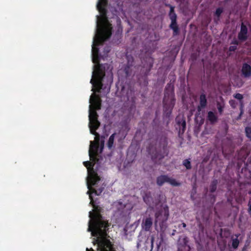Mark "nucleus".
Segmentation results:
<instances>
[{
    "label": "nucleus",
    "instance_id": "1",
    "mask_svg": "<svg viewBox=\"0 0 251 251\" xmlns=\"http://www.w3.org/2000/svg\"><path fill=\"white\" fill-rule=\"evenodd\" d=\"M89 217L91 219L89 222L88 231L91 232L92 236L97 237L96 241L99 246L104 248L105 246L110 247L111 241L108 239L109 236L107 235L108 227L110 226L107 220H104L101 213H92L89 212ZM103 251H107L104 250Z\"/></svg>",
    "mask_w": 251,
    "mask_h": 251
},
{
    "label": "nucleus",
    "instance_id": "2",
    "mask_svg": "<svg viewBox=\"0 0 251 251\" xmlns=\"http://www.w3.org/2000/svg\"><path fill=\"white\" fill-rule=\"evenodd\" d=\"M109 68L108 64H99L96 70L93 72L90 83L92 84V90L100 93L101 90L109 91L113 82V75L110 70V74L105 78V70Z\"/></svg>",
    "mask_w": 251,
    "mask_h": 251
},
{
    "label": "nucleus",
    "instance_id": "3",
    "mask_svg": "<svg viewBox=\"0 0 251 251\" xmlns=\"http://www.w3.org/2000/svg\"><path fill=\"white\" fill-rule=\"evenodd\" d=\"M97 25V32L94 38L93 44L92 48V54L93 61L94 63L99 61V50L98 48L100 44H102L105 41L109 39L112 35V27L109 26L98 27Z\"/></svg>",
    "mask_w": 251,
    "mask_h": 251
},
{
    "label": "nucleus",
    "instance_id": "4",
    "mask_svg": "<svg viewBox=\"0 0 251 251\" xmlns=\"http://www.w3.org/2000/svg\"><path fill=\"white\" fill-rule=\"evenodd\" d=\"M83 165L87 168L89 175L87 182V188L89 189L87 191V193L89 194V198L92 201L93 198L90 193V191H92V193H95L96 195L99 196L103 191V188L100 187L97 189L92 188V186L97 187L100 180V178L98 176L97 173L93 169V167L94 165V163L92 164V162L90 161H85L83 162Z\"/></svg>",
    "mask_w": 251,
    "mask_h": 251
},
{
    "label": "nucleus",
    "instance_id": "5",
    "mask_svg": "<svg viewBox=\"0 0 251 251\" xmlns=\"http://www.w3.org/2000/svg\"><path fill=\"white\" fill-rule=\"evenodd\" d=\"M175 102L174 86L168 84L165 88L163 100L164 112L166 117H170L171 115Z\"/></svg>",
    "mask_w": 251,
    "mask_h": 251
},
{
    "label": "nucleus",
    "instance_id": "6",
    "mask_svg": "<svg viewBox=\"0 0 251 251\" xmlns=\"http://www.w3.org/2000/svg\"><path fill=\"white\" fill-rule=\"evenodd\" d=\"M143 66L140 71L138 81L141 86H147L148 84V76L153 66V59L151 56L146 57L142 61Z\"/></svg>",
    "mask_w": 251,
    "mask_h": 251
},
{
    "label": "nucleus",
    "instance_id": "7",
    "mask_svg": "<svg viewBox=\"0 0 251 251\" xmlns=\"http://www.w3.org/2000/svg\"><path fill=\"white\" fill-rule=\"evenodd\" d=\"M167 139H165L163 143L159 146L158 148L155 149L153 151H151V147L148 148L149 153L151 155V159L154 163H160L165 156L168 155L169 151L167 148Z\"/></svg>",
    "mask_w": 251,
    "mask_h": 251
},
{
    "label": "nucleus",
    "instance_id": "8",
    "mask_svg": "<svg viewBox=\"0 0 251 251\" xmlns=\"http://www.w3.org/2000/svg\"><path fill=\"white\" fill-rule=\"evenodd\" d=\"M169 212L168 207H164L163 209H161L155 213V225H157L160 226L161 230L166 229L167 226V222L169 218Z\"/></svg>",
    "mask_w": 251,
    "mask_h": 251
},
{
    "label": "nucleus",
    "instance_id": "9",
    "mask_svg": "<svg viewBox=\"0 0 251 251\" xmlns=\"http://www.w3.org/2000/svg\"><path fill=\"white\" fill-rule=\"evenodd\" d=\"M127 63L125 68V72L126 76H129L132 74L134 75L136 70H137L139 66L135 64V62L134 60L133 56L130 55H126Z\"/></svg>",
    "mask_w": 251,
    "mask_h": 251
},
{
    "label": "nucleus",
    "instance_id": "10",
    "mask_svg": "<svg viewBox=\"0 0 251 251\" xmlns=\"http://www.w3.org/2000/svg\"><path fill=\"white\" fill-rule=\"evenodd\" d=\"M168 183L173 186H178L180 183L175 179L171 178L167 175H160L156 178V184L159 186H162L165 183Z\"/></svg>",
    "mask_w": 251,
    "mask_h": 251
},
{
    "label": "nucleus",
    "instance_id": "11",
    "mask_svg": "<svg viewBox=\"0 0 251 251\" xmlns=\"http://www.w3.org/2000/svg\"><path fill=\"white\" fill-rule=\"evenodd\" d=\"M100 146V137L96 138L95 137V141L90 142V145L89 150V155L91 160L95 162L98 150Z\"/></svg>",
    "mask_w": 251,
    "mask_h": 251
},
{
    "label": "nucleus",
    "instance_id": "12",
    "mask_svg": "<svg viewBox=\"0 0 251 251\" xmlns=\"http://www.w3.org/2000/svg\"><path fill=\"white\" fill-rule=\"evenodd\" d=\"M90 102L92 105V108L100 110L101 106V100L100 97L96 94H93L90 99Z\"/></svg>",
    "mask_w": 251,
    "mask_h": 251
},
{
    "label": "nucleus",
    "instance_id": "13",
    "mask_svg": "<svg viewBox=\"0 0 251 251\" xmlns=\"http://www.w3.org/2000/svg\"><path fill=\"white\" fill-rule=\"evenodd\" d=\"M207 105V100L206 95L202 93L199 98V104L197 106V113L200 114L202 109H204Z\"/></svg>",
    "mask_w": 251,
    "mask_h": 251
},
{
    "label": "nucleus",
    "instance_id": "14",
    "mask_svg": "<svg viewBox=\"0 0 251 251\" xmlns=\"http://www.w3.org/2000/svg\"><path fill=\"white\" fill-rule=\"evenodd\" d=\"M100 123L98 120L90 121L89 127L90 132L92 134L94 135L96 138H98L100 137V134L96 132V130L99 127Z\"/></svg>",
    "mask_w": 251,
    "mask_h": 251
},
{
    "label": "nucleus",
    "instance_id": "15",
    "mask_svg": "<svg viewBox=\"0 0 251 251\" xmlns=\"http://www.w3.org/2000/svg\"><path fill=\"white\" fill-rule=\"evenodd\" d=\"M248 28L243 23L241 24V29L238 34V39L241 41H245L248 38Z\"/></svg>",
    "mask_w": 251,
    "mask_h": 251
},
{
    "label": "nucleus",
    "instance_id": "16",
    "mask_svg": "<svg viewBox=\"0 0 251 251\" xmlns=\"http://www.w3.org/2000/svg\"><path fill=\"white\" fill-rule=\"evenodd\" d=\"M242 76L245 78L251 76V66L247 63H244L241 68Z\"/></svg>",
    "mask_w": 251,
    "mask_h": 251
},
{
    "label": "nucleus",
    "instance_id": "17",
    "mask_svg": "<svg viewBox=\"0 0 251 251\" xmlns=\"http://www.w3.org/2000/svg\"><path fill=\"white\" fill-rule=\"evenodd\" d=\"M153 221L151 217H147L142 221L141 226L142 228L146 231H149L152 226Z\"/></svg>",
    "mask_w": 251,
    "mask_h": 251
},
{
    "label": "nucleus",
    "instance_id": "18",
    "mask_svg": "<svg viewBox=\"0 0 251 251\" xmlns=\"http://www.w3.org/2000/svg\"><path fill=\"white\" fill-rule=\"evenodd\" d=\"M107 0H99L97 5L98 10L102 13L105 14V7L107 6Z\"/></svg>",
    "mask_w": 251,
    "mask_h": 251
},
{
    "label": "nucleus",
    "instance_id": "19",
    "mask_svg": "<svg viewBox=\"0 0 251 251\" xmlns=\"http://www.w3.org/2000/svg\"><path fill=\"white\" fill-rule=\"evenodd\" d=\"M206 119L209 122L210 124H215L218 120L217 116L212 111H209L207 113Z\"/></svg>",
    "mask_w": 251,
    "mask_h": 251
},
{
    "label": "nucleus",
    "instance_id": "20",
    "mask_svg": "<svg viewBox=\"0 0 251 251\" xmlns=\"http://www.w3.org/2000/svg\"><path fill=\"white\" fill-rule=\"evenodd\" d=\"M166 6L170 8L168 15L171 21L177 20V15L175 11V6L170 4H166Z\"/></svg>",
    "mask_w": 251,
    "mask_h": 251
},
{
    "label": "nucleus",
    "instance_id": "21",
    "mask_svg": "<svg viewBox=\"0 0 251 251\" xmlns=\"http://www.w3.org/2000/svg\"><path fill=\"white\" fill-rule=\"evenodd\" d=\"M223 12V7H220L216 9V11L214 13V21L215 23H217L220 21L221 15Z\"/></svg>",
    "mask_w": 251,
    "mask_h": 251
},
{
    "label": "nucleus",
    "instance_id": "22",
    "mask_svg": "<svg viewBox=\"0 0 251 251\" xmlns=\"http://www.w3.org/2000/svg\"><path fill=\"white\" fill-rule=\"evenodd\" d=\"M169 27L173 30L174 36L177 35L179 34V30L177 24V20L171 21V23Z\"/></svg>",
    "mask_w": 251,
    "mask_h": 251
},
{
    "label": "nucleus",
    "instance_id": "23",
    "mask_svg": "<svg viewBox=\"0 0 251 251\" xmlns=\"http://www.w3.org/2000/svg\"><path fill=\"white\" fill-rule=\"evenodd\" d=\"M176 121L177 125L179 126V133H180L181 131L182 133H183L186 129V122L184 119H182L181 120H178L177 119H176Z\"/></svg>",
    "mask_w": 251,
    "mask_h": 251
},
{
    "label": "nucleus",
    "instance_id": "24",
    "mask_svg": "<svg viewBox=\"0 0 251 251\" xmlns=\"http://www.w3.org/2000/svg\"><path fill=\"white\" fill-rule=\"evenodd\" d=\"M89 107H90L89 115V121L98 120V115L97 112L96 111V109H92L91 105H90Z\"/></svg>",
    "mask_w": 251,
    "mask_h": 251
},
{
    "label": "nucleus",
    "instance_id": "25",
    "mask_svg": "<svg viewBox=\"0 0 251 251\" xmlns=\"http://www.w3.org/2000/svg\"><path fill=\"white\" fill-rule=\"evenodd\" d=\"M143 199L144 202L148 205H150L152 201V198L150 192L146 193L143 196Z\"/></svg>",
    "mask_w": 251,
    "mask_h": 251
},
{
    "label": "nucleus",
    "instance_id": "26",
    "mask_svg": "<svg viewBox=\"0 0 251 251\" xmlns=\"http://www.w3.org/2000/svg\"><path fill=\"white\" fill-rule=\"evenodd\" d=\"M218 181L217 179L213 180L209 186V191L211 193L215 192L217 189Z\"/></svg>",
    "mask_w": 251,
    "mask_h": 251
},
{
    "label": "nucleus",
    "instance_id": "27",
    "mask_svg": "<svg viewBox=\"0 0 251 251\" xmlns=\"http://www.w3.org/2000/svg\"><path fill=\"white\" fill-rule=\"evenodd\" d=\"M240 235V234H235V236L236 237L235 238L233 239L232 238V247L233 249H236L239 246V240L238 239L239 236Z\"/></svg>",
    "mask_w": 251,
    "mask_h": 251
},
{
    "label": "nucleus",
    "instance_id": "28",
    "mask_svg": "<svg viewBox=\"0 0 251 251\" xmlns=\"http://www.w3.org/2000/svg\"><path fill=\"white\" fill-rule=\"evenodd\" d=\"M115 135L116 133H114L109 138V139L107 143V146L109 149H111L113 146L114 140Z\"/></svg>",
    "mask_w": 251,
    "mask_h": 251
},
{
    "label": "nucleus",
    "instance_id": "29",
    "mask_svg": "<svg viewBox=\"0 0 251 251\" xmlns=\"http://www.w3.org/2000/svg\"><path fill=\"white\" fill-rule=\"evenodd\" d=\"M182 165L187 170H190L192 169L191 163L190 159H185L182 161Z\"/></svg>",
    "mask_w": 251,
    "mask_h": 251
},
{
    "label": "nucleus",
    "instance_id": "30",
    "mask_svg": "<svg viewBox=\"0 0 251 251\" xmlns=\"http://www.w3.org/2000/svg\"><path fill=\"white\" fill-rule=\"evenodd\" d=\"M217 107L220 114H222L225 107L224 104H221L220 102H217Z\"/></svg>",
    "mask_w": 251,
    "mask_h": 251
},
{
    "label": "nucleus",
    "instance_id": "31",
    "mask_svg": "<svg viewBox=\"0 0 251 251\" xmlns=\"http://www.w3.org/2000/svg\"><path fill=\"white\" fill-rule=\"evenodd\" d=\"M245 133L246 136L251 140V127L247 126L245 128Z\"/></svg>",
    "mask_w": 251,
    "mask_h": 251
},
{
    "label": "nucleus",
    "instance_id": "32",
    "mask_svg": "<svg viewBox=\"0 0 251 251\" xmlns=\"http://www.w3.org/2000/svg\"><path fill=\"white\" fill-rule=\"evenodd\" d=\"M234 98L240 100V103H241V101H243L242 100L243 99V96L242 94L240 93H237L233 95Z\"/></svg>",
    "mask_w": 251,
    "mask_h": 251
},
{
    "label": "nucleus",
    "instance_id": "33",
    "mask_svg": "<svg viewBox=\"0 0 251 251\" xmlns=\"http://www.w3.org/2000/svg\"><path fill=\"white\" fill-rule=\"evenodd\" d=\"M243 102L241 101V106H240V112L239 116L237 117V120L240 119L241 118V116H242V115L243 114L244 112H243Z\"/></svg>",
    "mask_w": 251,
    "mask_h": 251
},
{
    "label": "nucleus",
    "instance_id": "34",
    "mask_svg": "<svg viewBox=\"0 0 251 251\" xmlns=\"http://www.w3.org/2000/svg\"><path fill=\"white\" fill-rule=\"evenodd\" d=\"M94 210L93 213H101L102 211V208L99 206H94Z\"/></svg>",
    "mask_w": 251,
    "mask_h": 251
},
{
    "label": "nucleus",
    "instance_id": "35",
    "mask_svg": "<svg viewBox=\"0 0 251 251\" xmlns=\"http://www.w3.org/2000/svg\"><path fill=\"white\" fill-rule=\"evenodd\" d=\"M229 103L230 106L232 108H236V105H237V102H236V101L235 100H230L229 101Z\"/></svg>",
    "mask_w": 251,
    "mask_h": 251
},
{
    "label": "nucleus",
    "instance_id": "36",
    "mask_svg": "<svg viewBox=\"0 0 251 251\" xmlns=\"http://www.w3.org/2000/svg\"><path fill=\"white\" fill-rule=\"evenodd\" d=\"M209 197L210 198V202L212 204H213L215 202V201H216V196L214 194H210L209 195Z\"/></svg>",
    "mask_w": 251,
    "mask_h": 251
},
{
    "label": "nucleus",
    "instance_id": "37",
    "mask_svg": "<svg viewBox=\"0 0 251 251\" xmlns=\"http://www.w3.org/2000/svg\"><path fill=\"white\" fill-rule=\"evenodd\" d=\"M104 137H101V139H100V145L101 149L102 150L103 148L104 145Z\"/></svg>",
    "mask_w": 251,
    "mask_h": 251
},
{
    "label": "nucleus",
    "instance_id": "38",
    "mask_svg": "<svg viewBox=\"0 0 251 251\" xmlns=\"http://www.w3.org/2000/svg\"><path fill=\"white\" fill-rule=\"evenodd\" d=\"M237 49L236 46H230L229 48V50L230 51H234Z\"/></svg>",
    "mask_w": 251,
    "mask_h": 251
},
{
    "label": "nucleus",
    "instance_id": "39",
    "mask_svg": "<svg viewBox=\"0 0 251 251\" xmlns=\"http://www.w3.org/2000/svg\"><path fill=\"white\" fill-rule=\"evenodd\" d=\"M231 44H234V46H237L239 44V42L237 40H234L232 41Z\"/></svg>",
    "mask_w": 251,
    "mask_h": 251
},
{
    "label": "nucleus",
    "instance_id": "40",
    "mask_svg": "<svg viewBox=\"0 0 251 251\" xmlns=\"http://www.w3.org/2000/svg\"><path fill=\"white\" fill-rule=\"evenodd\" d=\"M248 205H249L248 212L249 213H251V201H249Z\"/></svg>",
    "mask_w": 251,
    "mask_h": 251
},
{
    "label": "nucleus",
    "instance_id": "41",
    "mask_svg": "<svg viewBox=\"0 0 251 251\" xmlns=\"http://www.w3.org/2000/svg\"><path fill=\"white\" fill-rule=\"evenodd\" d=\"M183 241L184 245L186 246L187 242H188L187 238L186 237L183 238Z\"/></svg>",
    "mask_w": 251,
    "mask_h": 251
},
{
    "label": "nucleus",
    "instance_id": "42",
    "mask_svg": "<svg viewBox=\"0 0 251 251\" xmlns=\"http://www.w3.org/2000/svg\"><path fill=\"white\" fill-rule=\"evenodd\" d=\"M181 226H182L183 227L185 228L186 226V225L184 223H182L181 224L179 225L178 227L180 228Z\"/></svg>",
    "mask_w": 251,
    "mask_h": 251
},
{
    "label": "nucleus",
    "instance_id": "43",
    "mask_svg": "<svg viewBox=\"0 0 251 251\" xmlns=\"http://www.w3.org/2000/svg\"><path fill=\"white\" fill-rule=\"evenodd\" d=\"M248 193L249 194H251V190L249 191Z\"/></svg>",
    "mask_w": 251,
    "mask_h": 251
},
{
    "label": "nucleus",
    "instance_id": "44",
    "mask_svg": "<svg viewBox=\"0 0 251 251\" xmlns=\"http://www.w3.org/2000/svg\"><path fill=\"white\" fill-rule=\"evenodd\" d=\"M250 201H251V198L250 199Z\"/></svg>",
    "mask_w": 251,
    "mask_h": 251
}]
</instances>
